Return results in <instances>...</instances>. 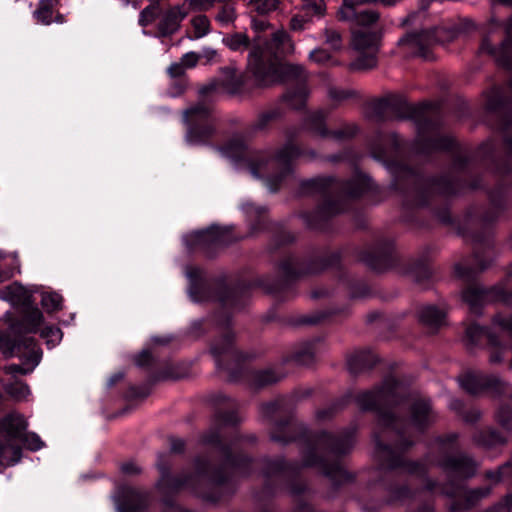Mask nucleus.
<instances>
[{
    "label": "nucleus",
    "instance_id": "nucleus-1",
    "mask_svg": "<svg viewBox=\"0 0 512 512\" xmlns=\"http://www.w3.org/2000/svg\"><path fill=\"white\" fill-rule=\"evenodd\" d=\"M356 403L364 411L378 413L377 430L374 434L376 445L375 456L379 468L385 472L403 469L406 473L424 476L427 471L426 462H433L428 456L425 462L407 461L402 453L408 450L413 442L406 439L407 424L395 418L391 409L408 402L411 413V425L423 431L436 420V414L430 400L422 397H411L407 388L393 377L386 378L380 386L364 391L356 396Z\"/></svg>",
    "mask_w": 512,
    "mask_h": 512
},
{
    "label": "nucleus",
    "instance_id": "nucleus-2",
    "mask_svg": "<svg viewBox=\"0 0 512 512\" xmlns=\"http://www.w3.org/2000/svg\"><path fill=\"white\" fill-rule=\"evenodd\" d=\"M285 411L284 398L260 406L261 416L271 423L270 438L273 442L288 444L298 437H304L301 444V461L288 463L283 458H265L261 461L264 477L277 476L287 479L296 476L302 468L314 467L334 482L348 480V473L341 466L339 458L353 447L354 429L345 430L337 435L322 431L306 436L304 425L294 417L274 420L275 416L282 415Z\"/></svg>",
    "mask_w": 512,
    "mask_h": 512
},
{
    "label": "nucleus",
    "instance_id": "nucleus-3",
    "mask_svg": "<svg viewBox=\"0 0 512 512\" xmlns=\"http://www.w3.org/2000/svg\"><path fill=\"white\" fill-rule=\"evenodd\" d=\"M231 411L219 409L215 415L214 426L202 437L205 444L217 446L223 456L222 462L215 466L206 457H197L194 460V471H185L177 476L170 474L172 462L168 455L160 454L157 459V469L160 478L156 487L163 497H168L187 490L197 495L205 496L214 487L224 485L238 477H247L251 474L254 461L238 452L242 442L255 443L254 434L239 435L230 444L221 441L220 426L236 425L242 418L234 410V403L228 400Z\"/></svg>",
    "mask_w": 512,
    "mask_h": 512
},
{
    "label": "nucleus",
    "instance_id": "nucleus-4",
    "mask_svg": "<svg viewBox=\"0 0 512 512\" xmlns=\"http://www.w3.org/2000/svg\"><path fill=\"white\" fill-rule=\"evenodd\" d=\"M295 46L285 30L272 34L271 40L263 49L254 45L248 56L247 71L252 75L255 85L269 87L276 83L297 81V89L284 95L285 100L294 109L305 106L309 90L303 83L306 79L304 69L299 65L277 63V58L294 52Z\"/></svg>",
    "mask_w": 512,
    "mask_h": 512
},
{
    "label": "nucleus",
    "instance_id": "nucleus-5",
    "mask_svg": "<svg viewBox=\"0 0 512 512\" xmlns=\"http://www.w3.org/2000/svg\"><path fill=\"white\" fill-rule=\"evenodd\" d=\"M429 106H412L403 98L389 96L370 103L368 117L376 122L393 119L410 118L416 122V150L421 154L449 150L454 146V139L440 134V122L430 113Z\"/></svg>",
    "mask_w": 512,
    "mask_h": 512
},
{
    "label": "nucleus",
    "instance_id": "nucleus-6",
    "mask_svg": "<svg viewBox=\"0 0 512 512\" xmlns=\"http://www.w3.org/2000/svg\"><path fill=\"white\" fill-rule=\"evenodd\" d=\"M371 188L370 178L363 174H356L345 182L332 177H316L304 180L300 184L301 193L305 195H323L324 201L314 212H305L301 217L309 228L320 229L330 217L343 212L347 208L348 200L362 196Z\"/></svg>",
    "mask_w": 512,
    "mask_h": 512
},
{
    "label": "nucleus",
    "instance_id": "nucleus-7",
    "mask_svg": "<svg viewBox=\"0 0 512 512\" xmlns=\"http://www.w3.org/2000/svg\"><path fill=\"white\" fill-rule=\"evenodd\" d=\"M221 153L234 161L249 162L250 173L260 177L267 171L266 186L271 192H276L283 181L292 174V162L300 156V150L291 142L285 144L272 156L260 155L256 159L249 157L248 147L241 137L232 138L220 148Z\"/></svg>",
    "mask_w": 512,
    "mask_h": 512
},
{
    "label": "nucleus",
    "instance_id": "nucleus-8",
    "mask_svg": "<svg viewBox=\"0 0 512 512\" xmlns=\"http://www.w3.org/2000/svg\"><path fill=\"white\" fill-rule=\"evenodd\" d=\"M218 367L224 368L229 373L231 381H247L248 384L260 389L275 384L285 377L283 372L275 368L250 371L241 362L250 358V355L239 351L234 346V334L226 330L223 335L216 339L210 349Z\"/></svg>",
    "mask_w": 512,
    "mask_h": 512
},
{
    "label": "nucleus",
    "instance_id": "nucleus-9",
    "mask_svg": "<svg viewBox=\"0 0 512 512\" xmlns=\"http://www.w3.org/2000/svg\"><path fill=\"white\" fill-rule=\"evenodd\" d=\"M393 186L404 193V204L407 207L424 206L435 193L451 195L457 192V187L447 177L440 179L424 178L408 167H398L393 170Z\"/></svg>",
    "mask_w": 512,
    "mask_h": 512
},
{
    "label": "nucleus",
    "instance_id": "nucleus-10",
    "mask_svg": "<svg viewBox=\"0 0 512 512\" xmlns=\"http://www.w3.org/2000/svg\"><path fill=\"white\" fill-rule=\"evenodd\" d=\"M493 327L499 330V334L489 328L472 324L466 329V337L472 345L478 344L483 337H486L490 347L489 361L497 364L502 361L503 352L506 349L501 340L505 337L512 338V316L496 315L493 319Z\"/></svg>",
    "mask_w": 512,
    "mask_h": 512
},
{
    "label": "nucleus",
    "instance_id": "nucleus-11",
    "mask_svg": "<svg viewBox=\"0 0 512 512\" xmlns=\"http://www.w3.org/2000/svg\"><path fill=\"white\" fill-rule=\"evenodd\" d=\"M187 125L185 140L190 145H205L216 132V118L212 107L204 103H196L183 112Z\"/></svg>",
    "mask_w": 512,
    "mask_h": 512
},
{
    "label": "nucleus",
    "instance_id": "nucleus-12",
    "mask_svg": "<svg viewBox=\"0 0 512 512\" xmlns=\"http://www.w3.org/2000/svg\"><path fill=\"white\" fill-rule=\"evenodd\" d=\"M27 423L18 414H9L0 421V432L5 439H0V466L8 467L17 464L22 457V449L16 441L22 437Z\"/></svg>",
    "mask_w": 512,
    "mask_h": 512
},
{
    "label": "nucleus",
    "instance_id": "nucleus-13",
    "mask_svg": "<svg viewBox=\"0 0 512 512\" xmlns=\"http://www.w3.org/2000/svg\"><path fill=\"white\" fill-rule=\"evenodd\" d=\"M456 434H449L445 438L438 440V450L441 457L436 464L449 476L456 477L459 480H465L473 477L477 471V463L470 456L460 453L453 456L446 455L452 450V444L456 441Z\"/></svg>",
    "mask_w": 512,
    "mask_h": 512
},
{
    "label": "nucleus",
    "instance_id": "nucleus-14",
    "mask_svg": "<svg viewBox=\"0 0 512 512\" xmlns=\"http://www.w3.org/2000/svg\"><path fill=\"white\" fill-rule=\"evenodd\" d=\"M380 37L376 32L361 29L353 30L351 47L360 55L350 65L352 70H369L377 65Z\"/></svg>",
    "mask_w": 512,
    "mask_h": 512
},
{
    "label": "nucleus",
    "instance_id": "nucleus-15",
    "mask_svg": "<svg viewBox=\"0 0 512 512\" xmlns=\"http://www.w3.org/2000/svg\"><path fill=\"white\" fill-rule=\"evenodd\" d=\"M339 262V254L332 253L321 259L312 261L308 266L304 267L297 258L287 257L280 264V271L285 277V284H277L270 287L271 293H279L287 286V282L294 280L303 275L317 274L324 269L336 265Z\"/></svg>",
    "mask_w": 512,
    "mask_h": 512
},
{
    "label": "nucleus",
    "instance_id": "nucleus-16",
    "mask_svg": "<svg viewBox=\"0 0 512 512\" xmlns=\"http://www.w3.org/2000/svg\"><path fill=\"white\" fill-rule=\"evenodd\" d=\"M191 249H200L211 254L215 249L232 242L228 229L212 225L211 227L191 233L186 238Z\"/></svg>",
    "mask_w": 512,
    "mask_h": 512
},
{
    "label": "nucleus",
    "instance_id": "nucleus-17",
    "mask_svg": "<svg viewBox=\"0 0 512 512\" xmlns=\"http://www.w3.org/2000/svg\"><path fill=\"white\" fill-rule=\"evenodd\" d=\"M360 260L376 272L391 268L397 261L393 241L391 239L377 241L361 253Z\"/></svg>",
    "mask_w": 512,
    "mask_h": 512
},
{
    "label": "nucleus",
    "instance_id": "nucleus-18",
    "mask_svg": "<svg viewBox=\"0 0 512 512\" xmlns=\"http://www.w3.org/2000/svg\"><path fill=\"white\" fill-rule=\"evenodd\" d=\"M327 116L328 112L324 110L312 112L307 116L305 125L315 134L323 138L330 137L335 140H347L358 133L359 129L355 123H344L340 128L335 130L327 129L325 126Z\"/></svg>",
    "mask_w": 512,
    "mask_h": 512
},
{
    "label": "nucleus",
    "instance_id": "nucleus-19",
    "mask_svg": "<svg viewBox=\"0 0 512 512\" xmlns=\"http://www.w3.org/2000/svg\"><path fill=\"white\" fill-rule=\"evenodd\" d=\"M437 28L423 29L421 31H414L407 33L405 36L398 40V45L414 54L418 55L425 60L431 59L429 48L437 42L436 34Z\"/></svg>",
    "mask_w": 512,
    "mask_h": 512
},
{
    "label": "nucleus",
    "instance_id": "nucleus-20",
    "mask_svg": "<svg viewBox=\"0 0 512 512\" xmlns=\"http://www.w3.org/2000/svg\"><path fill=\"white\" fill-rule=\"evenodd\" d=\"M461 387L470 394L491 391L497 394L504 392L505 383L494 375L481 372H468L459 378Z\"/></svg>",
    "mask_w": 512,
    "mask_h": 512
},
{
    "label": "nucleus",
    "instance_id": "nucleus-21",
    "mask_svg": "<svg viewBox=\"0 0 512 512\" xmlns=\"http://www.w3.org/2000/svg\"><path fill=\"white\" fill-rule=\"evenodd\" d=\"M486 109L497 117L496 129L506 130L512 125V110L502 88L495 86L487 92Z\"/></svg>",
    "mask_w": 512,
    "mask_h": 512
},
{
    "label": "nucleus",
    "instance_id": "nucleus-22",
    "mask_svg": "<svg viewBox=\"0 0 512 512\" xmlns=\"http://www.w3.org/2000/svg\"><path fill=\"white\" fill-rule=\"evenodd\" d=\"M25 351L20 357L23 359L22 364H11L5 366L4 371L7 374L15 376L17 374L26 375L31 373L41 360V351L38 348L34 338H27L24 342Z\"/></svg>",
    "mask_w": 512,
    "mask_h": 512
},
{
    "label": "nucleus",
    "instance_id": "nucleus-23",
    "mask_svg": "<svg viewBox=\"0 0 512 512\" xmlns=\"http://www.w3.org/2000/svg\"><path fill=\"white\" fill-rule=\"evenodd\" d=\"M188 14L189 9L182 6V4L167 9L163 12L157 24V36L168 37L175 34Z\"/></svg>",
    "mask_w": 512,
    "mask_h": 512
},
{
    "label": "nucleus",
    "instance_id": "nucleus-24",
    "mask_svg": "<svg viewBox=\"0 0 512 512\" xmlns=\"http://www.w3.org/2000/svg\"><path fill=\"white\" fill-rule=\"evenodd\" d=\"M506 39L499 48H495L489 40H484L481 45V51L492 55L497 63L505 68L512 67V18L507 22Z\"/></svg>",
    "mask_w": 512,
    "mask_h": 512
},
{
    "label": "nucleus",
    "instance_id": "nucleus-25",
    "mask_svg": "<svg viewBox=\"0 0 512 512\" xmlns=\"http://www.w3.org/2000/svg\"><path fill=\"white\" fill-rule=\"evenodd\" d=\"M149 504L150 498L147 493L129 488L124 492L118 510L119 512H146Z\"/></svg>",
    "mask_w": 512,
    "mask_h": 512
},
{
    "label": "nucleus",
    "instance_id": "nucleus-26",
    "mask_svg": "<svg viewBox=\"0 0 512 512\" xmlns=\"http://www.w3.org/2000/svg\"><path fill=\"white\" fill-rule=\"evenodd\" d=\"M376 362V356L369 350L355 351L347 359L348 369L353 375L371 369Z\"/></svg>",
    "mask_w": 512,
    "mask_h": 512
},
{
    "label": "nucleus",
    "instance_id": "nucleus-27",
    "mask_svg": "<svg viewBox=\"0 0 512 512\" xmlns=\"http://www.w3.org/2000/svg\"><path fill=\"white\" fill-rule=\"evenodd\" d=\"M220 74L222 78L219 80L222 82L225 92L234 95L241 91L244 81L242 76L237 74V69L234 65L220 68Z\"/></svg>",
    "mask_w": 512,
    "mask_h": 512
},
{
    "label": "nucleus",
    "instance_id": "nucleus-28",
    "mask_svg": "<svg viewBox=\"0 0 512 512\" xmlns=\"http://www.w3.org/2000/svg\"><path fill=\"white\" fill-rule=\"evenodd\" d=\"M446 311L434 305H427L420 309L419 320L430 329H438L445 322Z\"/></svg>",
    "mask_w": 512,
    "mask_h": 512
},
{
    "label": "nucleus",
    "instance_id": "nucleus-29",
    "mask_svg": "<svg viewBox=\"0 0 512 512\" xmlns=\"http://www.w3.org/2000/svg\"><path fill=\"white\" fill-rule=\"evenodd\" d=\"M247 297L248 291L246 289L222 288L217 299L222 306L237 309L243 306Z\"/></svg>",
    "mask_w": 512,
    "mask_h": 512
},
{
    "label": "nucleus",
    "instance_id": "nucleus-30",
    "mask_svg": "<svg viewBox=\"0 0 512 512\" xmlns=\"http://www.w3.org/2000/svg\"><path fill=\"white\" fill-rule=\"evenodd\" d=\"M28 337L14 339L10 335L0 333V350L6 358L21 357L25 351L24 342Z\"/></svg>",
    "mask_w": 512,
    "mask_h": 512
},
{
    "label": "nucleus",
    "instance_id": "nucleus-31",
    "mask_svg": "<svg viewBox=\"0 0 512 512\" xmlns=\"http://www.w3.org/2000/svg\"><path fill=\"white\" fill-rule=\"evenodd\" d=\"M3 298L13 305L29 306L31 303L30 292L18 283L6 287L3 291Z\"/></svg>",
    "mask_w": 512,
    "mask_h": 512
},
{
    "label": "nucleus",
    "instance_id": "nucleus-32",
    "mask_svg": "<svg viewBox=\"0 0 512 512\" xmlns=\"http://www.w3.org/2000/svg\"><path fill=\"white\" fill-rule=\"evenodd\" d=\"M462 297L470 306L471 312L479 315L484 299L487 297V291L478 286H471L464 290Z\"/></svg>",
    "mask_w": 512,
    "mask_h": 512
},
{
    "label": "nucleus",
    "instance_id": "nucleus-33",
    "mask_svg": "<svg viewBox=\"0 0 512 512\" xmlns=\"http://www.w3.org/2000/svg\"><path fill=\"white\" fill-rule=\"evenodd\" d=\"M491 492L490 487H479L475 489L468 490L465 493V502L463 504H459L454 502L451 506L452 510H467L472 506L477 504L481 499L488 496Z\"/></svg>",
    "mask_w": 512,
    "mask_h": 512
},
{
    "label": "nucleus",
    "instance_id": "nucleus-34",
    "mask_svg": "<svg viewBox=\"0 0 512 512\" xmlns=\"http://www.w3.org/2000/svg\"><path fill=\"white\" fill-rule=\"evenodd\" d=\"M222 43L234 52H243L251 46L250 38L244 32L228 33L222 38Z\"/></svg>",
    "mask_w": 512,
    "mask_h": 512
},
{
    "label": "nucleus",
    "instance_id": "nucleus-35",
    "mask_svg": "<svg viewBox=\"0 0 512 512\" xmlns=\"http://www.w3.org/2000/svg\"><path fill=\"white\" fill-rule=\"evenodd\" d=\"M223 89L222 82L219 79H211L207 83L203 84L198 89L199 102L204 103L205 105H209V102L212 101L217 95H219Z\"/></svg>",
    "mask_w": 512,
    "mask_h": 512
},
{
    "label": "nucleus",
    "instance_id": "nucleus-36",
    "mask_svg": "<svg viewBox=\"0 0 512 512\" xmlns=\"http://www.w3.org/2000/svg\"><path fill=\"white\" fill-rule=\"evenodd\" d=\"M473 441L479 446L492 448L503 444L505 439L495 430L485 429L475 433L473 436Z\"/></svg>",
    "mask_w": 512,
    "mask_h": 512
},
{
    "label": "nucleus",
    "instance_id": "nucleus-37",
    "mask_svg": "<svg viewBox=\"0 0 512 512\" xmlns=\"http://www.w3.org/2000/svg\"><path fill=\"white\" fill-rule=\"evenodd\" d=\"M281 111L278 108H272L261 112L254 122L251 124L253 131L266 130L272 123L276 122L281 118Z\"/></svg>",
    "mask_w": 512,
    "mask_h": 512
},
{
    "label": "nucleus",
    "instance_id": "nucleus-38",
    "mask_svg": "<svg viewBox=\"0 0 512 512\" xmlns=\"http://www.w3.org/2000/svg\"><path fill=\"white\" fill-rule=\"evenodd\" d=\"M42 322V312L36 307L27 306V309L22 319V326L24 330L28 333H35L41 326Z\"/></svg>",
    "mask_w": 512,
    "mask_h": 512
},
{
    "label": "nucleus",
    "instance_id": "nucleus-39",
    "mask_svg": "<svg viewBox=\"0 0 512 512\" xmlns=\"http://www.w3.org/2000/svg\"><path fill=\"white\" fill-rule=\"evenodd\" d=\"M356 96V92L350 89H344L332 84L327 85V97L332 103L333 108L338 107L344 101Z\"/></svg>",
    "mask_w": 512,
    "mask_h": 512
},
{
    "label": "nucleus",
    "instance_id": "nucleus-40",
    "mask_svg": "<svg viewBox=\"0 0 512 512\" xmlns=\"http://www.w3.org/2000/svg\"><path fill=\"white\" fill-rule=\"evenodd\" d=\"M380 18V13L377 10L367 9L356 12V8L352 9V15L347 21H354L358 26H371L376 23Z\"/></svg>",
    "mask_w": 512,
    "mask_h": 512
},
{
    "label": "nucleus",
    "instance_id": "nucleus-41",
    "mask_svg": "<svg viewBox=\"0 0 512 512\" xmlns=\"http://www.w3.org/2000/svg\"><path fill=\"white\" fill-rule=\"evenodd\" d=\"M280 4L281 0H249L248 2L251 10L261 16H266L276 11Z\"/></svg>",
    "mask_w": 512,
    "mask_h": 512
},
{
    "label": "nucleus",
    "instance_id": "nucleus-42",
    "mask_svg": "<svg viewBox=\"0 0 512 512\" xmlns=\"http://www.w3.org/2000/svg\"><path fill=\"white\" fill-rule=\"evenodd\" d=\"M4 389L9 396L17 401L26 399L30 394L29 386L20 380L6 384Z\"/></svg>",
    "mask_w": 512,
    "mask_h": 512
},
{
    "label": "nucleus",
    "instance_id": "nucleus-43",
    "mask_svg": "<svg viewBox=\"0 0 512 512\" xmlns=\"http://www.w3.org/2000/svg\"><path fill=\"white\" fill-rule=\"evenodd\" d=\"M301 10L307 15L323 17L326 14V3L324 0H301Z\"/></svg>",
    "mask_w": 512,
    "mask_h": 512
},
{
    "label": "nucleus",
    "instance_id": "nucleus-44",
    "mask_svg": "<svg viewBox=\"0 0 512 512\" xmlns=\"http://www.w3.org/2000/svg\"><path fill=\"white\" fill-rule=\"evenodd\" d=\"M376 0H342V5L338 10V17L342 21L348 20L352 15V9L359 5L374 4Z\"/></svg>",
    "mask_w": 512,
    "mask_h": 512
},
{
    "label": "nucleus",
    "instance_id": "nucleus-45",
    "mask_svg": "<svg viewBox=\"0 0 512 512\" xmlns=\"http://www.w3.org/2000/svg\"><path fill=\"white\" fill-rule=\"evenodd\" d=\"M63 298L60 294L51 292L43 293L41 298V305L48 311L54 312L62 308Z\"/></svg>",
    "mask_w": 512,
    "mask_h": 512
},
{
    "label": "nucleus",
    "instance_id": "nucleus-46",
    "mask_svg": "<svg viewBox=\"0 0 512 512\" xmlns=\"http://www.w3.org/2000/svg\"><path fill=\"white\" fill-rule=\"evenodd\" d=\"M237 18L236 10L233 5H223L217 13L215 19L222 25L227 26L233 23Z\"/></svg>",
    "mask_w": 512,
    "mask_h": 512
},
{
    "label": "nucleus",
    "instance_id": "nucleus-47",
    "mask_svg": "<svg viewBox=\"0 0 512 512\" xmlns=\"http://www.w3.org/2000/svg\"><path fill=\"white\" fill-rule=\"evenodd\" d=\"M324 37L325 43L330 46V48L334 51H339L342 49L343 41L342 35L338 30H335L330 27H326L324 29Z\"/></svg>",
    "mask_w": 512,
    "mask_h": 512
},
{
    "label": "nucleus",
    "instance_id": "nucleus-48",
    "mask_svg": "<svg viewBox=\"0 0 512 512\" xmlns=\"http://www.w3.org/2000/svg\"><path fill=\"white\" fill-rule=\"evenodd\" d=\"M345 403H346V400L341 399V400L335 401L334 403H332L331 405H329L325 408L317 410V412H316L317 420L325 421V420L331 419L339 410H341L343 408Z\"/></svg>",
    "mask_w": 512,
    "mask_h": 512
},
{
    "label": "nucleus",
    "instance_id": "nucleus-49",
    "mask_svg": "<svg viewBox=\"0 0 512 512\" xmlns=\"http://www.w3.org/2000/svg\"><path fill=\"white\" fill-rule=\"evenodd\" d=\"M194 28V37L201 38L209 32L210 22L205 15H199L191 20Z\"/></svg>",
    "mask_w": 512,
    "mask_h": 512
},
{
    "label": "nucleus",
    "instance_id": "nucleus-50",
    "mask_svg": "<svg viewBox=\"0 0 512 512\" xmlns=\"http://www.w3.org/2000/svg\"><path fill=\"white\" fill-rule=\"evenodd\" d=\"M158 6L155 4H150L145 7L139 15V25L142 27H147L150 25L158 16Z\"/></svg>",
    "mask_w": 512,
    "mask_h": 512
},
{
    "label": "nucleus",
    "instance_id": "nucleus-51",
    "mask_svg": "<svg viewBox=\"0 0 512 512\" xmlns=\"http://www.w3.org/2000/svg\"><path fill=\"white\" fill-rule=\"evenodd\" d=\"M497 419L505 429L512 431V407L509 404L500 406L497 412Z\"/></svg>",
    "mask_w": 512,
    "mask_h": 512
},
{
    "label": "nucleus",
    "instance_id": "nucleus-52",
    "mask_svg": "<svg viewBox=\"0 0 512 512\" xmlns=\"http://www.w3.org/2000/svg\"><path fill=\"white\" fill-rule=\"evenodd\" d=\"M18 440H20L23 445L31 451L39 450L43 446V442L40 437L35 433H23L22 437Z\"/></svg>",
    "mask_w": 512,
    "mask_h": 512
},
{
    "label": "nucleus",
    "instance_id": "nucleus-53",
    "mask_svg": "<svg viewBox=\"0 0 512 512\" xmlns=\"http://www.w3.org/2000/svg\"><path fill=\"white\" fill-rule=\"evenodd\" d=\"M34 17L38 22L48 25L52 22V9L42 1L40 7L34 11Z\"/></svg>",
    "mask_w": 512,
    "mask_h": 512
},
{
    "label": "nucleus",
    "instance_id": "nucleus-54",
    "mask_svg": "<svg viewBox=\"0 0 512 512\" xmlns=\"http://www.w3.org/2000/svg\"><path fill=\"white\" fill-rule=\"evenodd\" d=\"M182 6H186L190 11H208L213 5L211 0H184Z\"/></svg>",
    "mask_w": 512,
    "mask_h": 512
},
{
    "label": "nucleus",
    "instance_id": "nucleus-55",
    "mask_svg": "<svg viewBox=\"0 0 512 512\" xmlns=\"http://www.w3.org/2000/svg\"><path fill=\"white\" fill-rule=\"evenodd\" d=\"M314 354V346L309 343L303 349H300L295 353V360L302 364H308L313 360Z\"/></svg>",
    "mask_w": 512,
    "mask_h": 512
},
{
    "label": "nucleus",
    "instance_id": "nucleus-56",
    "mask_svg": "<svg viewBox=\"0 0 512 512\" xmlns=\"http://www.w3.org/2000/svg\"><path fill=\"white\" fill-rule=\"evenodd\" d=\"M199 55L201 59H204L205 65H211L221 61L218 51L210 47L203 48Z\"/></svg>",
    "mask_w": 512,
    "mask_h": 512
},
{
    "label": "nucleus",
    "instance_id": "nucleus-57",
    "mask_svg": "<svg viewBox=\"0 0 512 512\" xmlns=\"http://www.w3.org/2000/svg\"><path fill=\"white\" fill-rule=\"evenodd\" d=\"M508 472L512 473V467L510 466V464L507 463V464L499 467L495 471L486 472V478L493 480L494 482H499L506 477Z\"/></svg>",
    "mask_w": 512,
    "mask_h": 512
},
{
    "label": "nucleus",
    "instance_id": "nucleus-58",
    "mask_svg": "<svg viewBox=\"0 0 512 512\" xmlns=\"http://www.w3.org/2000/svg\"><path fill=\"white\" fill-rule=\"evenodd\" d=\"M440 490H441V493L446 496L456 497L461 494L462 486L459 483L450 481L449 483L442 485Z\"/></svg>",
    "mask_w": 512,
    "mask_h": 512
},
{
    "label": "nucleus",
    "instance_id": "nucleus-59",
    "mask_svg": "<svg viewBox=\"0 0 512 512\" xmlns=\"http://www.w3.org/2000/svg\"><path fill=\"white\" fill-rule=\"evenodd\" d=\"M41 336L43 338L48 339V342L49 341L56 342L61 339L62 332L57 327L49 326V327H45L41 330Z\"/></svg>",
    "mask_w": 512,
    "mask_h": 512
},
{
    "label": "nucleus",
    "instance_id": "nucleus-60",
    "mask_svg": "<svg viewBox=\"0 0 512 512\" xmlns=\"http://www.w3.org/2000/svg\"><path fill=\"white\" fill-rule=\"evenodd\" d=\"M201 59V56L196 52H187L185 53L181 59L180 62L183 64L184 68H194L199 60Z\"/></svg>",
    "mask_w": 512,
    "mask_h": 512
},
{
    "label": "nucleus",
    "instance_id": "nucleus-61",
    "mask_svg": "<svg viewBox=\"0 0 512 512\" xmlns=\"http://www.w3.org/2000/svg\"><path fill=\"white\" fill-rule=\"evenodd\" d=\"M310 59L318 64H324L331 59V55L324 49L317 48L311 51Z\"/></svg>",
    "mask_w": 512,
    "mask_h": 512
},
{
    "label": "nucleus",
    "instance_id": "nucleus-62",
    "mask_svg": "<svg viewBox=\"0 0 512 512\" xmlns=\"http://www.w3.org/2000/svg\"><path fill=\"white\" fill-rule=\"evenodd\" d=\"M121 471L128 476H136L141 474L142 468L136 462L129 461L121 465Z\"/></svg>",
    "mask_w": 512,
    "mask_h": 512
},
{
    "label": "nucleus",
    "instance_id": "nucleus-63",
    "mask_svg": "<svg viewBox=\"0 0 512 512\" xmlns=\"http://www.w3.org/2000/svg\"><path fill=\"white\" fill-rule=\"evenodd\" d=\"M206 287L203 286H193L190 288V296L193 301L200 302L204 300H208L209 297L205 295Z\"/></svg>",
    "mask_w": 512,
    "mask_h": 512
},
{
    "label": "nucleus",
    "instance_id": "nucleus-64",
    "mask_svg": "<svg viewBox=\"0 0 512 512\" xmlns=\"http://www.w3.org/2000/svg\"><path fill=\"white\" fill-rule=\"evenodd\" d=\"M185 70L186 69L184 68L183 64L179 61L172 63L167 68V73L170 77L177 78L183 76L185 74Z\"/></svg>",
    "mask_w": 512,
    "mask_h": 512
}]
</instances>
